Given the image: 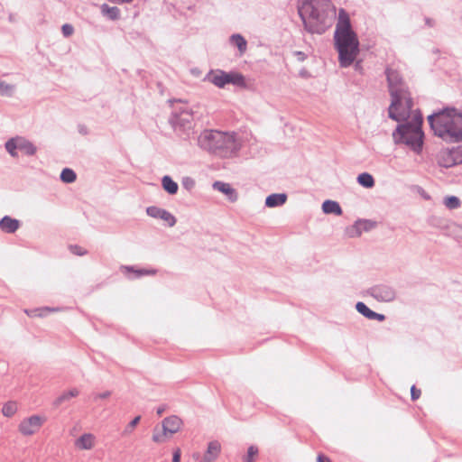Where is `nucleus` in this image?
I'll return each mask as SVG.
<instances>
[{
	"label": "nucleus",
	"instance_id": "obj_1",
	"mask_svg": "<svg viewBox=\"0 0 462 462\" xmlns=\"http://www.w3.org/2000/svg\"><path fill=\"white\" fill-rule=\"evenodd\" d=\"M298 13L308 32L323 34L336 17V7L330 0H304Z\"/></svg>",
	"mask_w": 462,
	"mask_h": 462
},
{
	"label": "nucleus",
	"instance_id": "obj_2",
	"mask_svg": "<svg viewBox=\"0 0 462 462\" xmlns=\"http://www.w3.org/2000/svg\"><path fill=\"white\" fill-rule=\"evenodd\" d=\"M434 134L446 143L462 142V113L454 107L440 109L428 116Z\"/></svg>",
	"mask_w": 462,
	"mask_h": 462
},
{
	"label": "nucleus",
	"instance_id": "obj_3",
	"mask_svg": "<svg viewBox=\"0 0 462 462\" xmlns=\"http://www.w3.org/2000/svg\"><path fill=\"white\" fill-rule=\"evenodd\" d=\"M197 143L201 150L220 158L234 157L241 149L235 133L218 130H204L198 136Z\"/></svg>",
	"mask_w": 462,
	"mask_h": 462
},
{
	"label": "nucleus",
	"instance_id": "obj_4",
	"mask_svg": "<svg viewBox=\"0 0 462 462\" xmlns=\"http://www.w3.org/2000/svg\"><path fill=\"white\" fill-rule=\"evenodd\" d=\"M384 73L392 98L391 105L388 108V116L391 119L400 122L404 118V115L398 114L396 111L402 106V102H404L407 112H409L413 106V101L409 88L399 71L387 67Z\"/></svg>",
	"mask_w": 462,
	"mask_h": 462
},
{
	"label": "nucleus",
	"instance_id": "obj_5",
	"mask_svg": "<svg viewBox=\"0 0 462 462\" xmlns=\"http://www.w3.org/2000/svg\"><path fill=\"white\" fill-rule=\"evenodd\" d=\"M359 46V40L354 30L334 32V47L338 53L341 68H348L354 63L360 52Z\"/></svg>",
	"mask_w": 462,
	"mask_h": 462
},
{
	"label": "nucleus",
	"instance_id": "obj_6",
	"mask_svg": "<svg viewBox=\"0 0 462 462\" xmlns=\"http://www.w3.org/2000/svg\"><path fill=\"white\" fill-rule=\"evenodd\" d=\"M422 120L416 123H405L397 125L393 133V138L396 144H405L416 154H420L424 145V133L421 128Z\"/></svg>",
	"mask_w": 462,
	"mask_h": 462
},
{
	"label": "nucleus",
	"instance_id": "obj_7",
	"mask_svg": "<svg viewBox=\"0 0 462 462\" xmlns=\"http://www.w3.org/2000/svg\"><path fill=\"white\" fill-rule=\"evenodd\" d=\"M176 103L178 105L173 107L169 123L177 135L183 140H188L193 134L194 113L188 104L180 100Z\"/></svg>",
	"mask_w": 462,
	"mask_h": 462
},
{
	"label": "nucleus",
	"instance_id": "obj_8",
	"mask_svg": "<svg viewBox=\"0 0 462 462\" xmlns=\"http://www.w3.org/2000/svg\"><path fill=\"white\" fill-rule=\"evenodd\" d=\"M205 79L219 88H224L227 84L241 88H245L246 85L245 77L236 71L226 72L221 69H217L216 71L210 70Z\"/></svg>",
	"mask_w": 462,
	"mask_h": 462
},
{
	"label": "nucleus",
	"instance_id": "obj_9",
	"mask_svg": "<svg viewBox=\"0 0 462 462\" xmlns=\"http://www.w3.org/2000/svg\"><path fill=\"white\" fill-rule=\"evenodd\" d=\"M365 293L379 302H392L396 298L395 289L387 284L374 285L368 288Z\"/></svg>",
	"mask_w": 462,
	"mask_h": 462
},
{
	"label": "nucleus",
	"instance_id": "obj_10",
	"mask_svg": "<svg viewBox=\"0 0 462 462\" xmlns=\"http://www.w3.org/2000/svg\"><path fill=\"white\" fill-rule=\"evenodd\" d=\"M428 223L430 226L442 230L446 236H452L456 239L457 230L454 228V226H459L458 224L436 216H431L428 219Z\"/></svg>",
	"mask_w": 462,
	"mask_h": 462
},
{
	"label": "nucleus",
	"instance_id": "obj_11",
	"mask_svg": "<svg viewBox=\"0 0 462 462\" xmlns=\"http://www.w3.org/2000/svg\"><path fill=\"white\" fill-rule=\"evenodd\" d=\"M44 423V419L39 415H32L24 419L19 424V431L23 436H31L37 432Z\"/></svg>",
	"mask_w": 462,
	"mask_h": 462
},
{
	"label": "nucleus",
	"instance_id": "obj_12",
	"mask_svg": "<svg viewBox=\"0 0 462 462\" xmlns=\"http://www.w3.org/2000/svg\"><path fill=\"white\" fill-rule=\"evenodd\" d=\"M146 213L151 217L165 221L171 227L175 226L177 222L176 217L171 212L156 206L148 207L146 208Z\"/></svg>",
	"mask_w": 462,
	"mask_h": 462
},
{
	"label": "nucleus",
	"instance_id": "obj_13",
	"mask_svg": "<svg viewBox=\"0 0 462 462\" xmlns=\"http://www.w3.org/2000/svg\"><path fill=\"white\" fill-rule=\"evenodd\" d=\"M182 420L177 416H169L162 420L163 435L167 433L173 434L179 431Z\"/></svg>",
	"mask_w": 462,
	"mask_h": 462
},
{
	"label": "nucleus",
	"instance_id": "obj_14",
	"mask_svg": "<svg viewBox=\"0 0 462 462\" xmlns=\"http://www.w3.org/2000/svg\"><path fill=\"white\" fill-rule=\"evenodd\" d=\"M356 310L358 313L370 320L383 321L385 319V316L383 314H380L372 310L362 301L356 302Z\"/></svg>",
	"mask_w": 462,
	"mask_h": 462
},
{
	"label": "nucleus",
	"instance_id": "obj_15",
	"mask_svg": "<svg viewBox=\"0 0 462 462\" xmlns=\"http://www.w3.org/2000/svg\"><path fill=\"white\" fill-rule=\"evenodd\" d=\"M221 451V445L217 440L210 441L208 448L199 462H214Z\"/></svg>",
	"mask_w": 462,
	"mask_h": 462
},
{
	"label": "nucleus",
	"instance_id": "obj_16",
	"mask_svg": "<svg viewBox=\"0 0 462 462\" xmlns=\"http://www.w3.org/2000/svg\"><path fill=\"white\" fill-rule=\"evenodd\" d=\"M438 163L440 167L444 168H451L455 165H457L455 155L452 152V149H447L445 151H441L438 156Z\"/></svg>",
	"mask_w": 462,
	"mask_h": 462
},
{
	"label": "nucleus",
	"instance_id": "obj_17",
	"mask_svg": "<svg viewBox=\"0 0 462 462\" xmlns=\"http://www.w3.org/2000/svg\"><path fill=\"white\" fill-rule=\"evenodd\" d=\"M213 188L226 195L228 200L231 202H235L238 199L236 190L228 183L217 180L213 183Z\"/></svg>",
	"mask_w": 462,
	"mask_h": 462
},
{
	"label": "nucleus",
	"instance_id": "obj_18",
	"mask_svg": "<svg viewBox=\"0 0 462 462\" xmlns=\"http://www.w3.org/2000/svg\"><path fill=\"white\" fill-rule=\"evenodd\" d=\"M345 31H353V28L351 25L349 14H347V12L345 9L340 8L338 11V18H337V23L336 25L335 32H345Z\"/></svg>",
	"mask_w": 462,
	"mask_h": 462
},
{
	"label": "nucleus",
	"instance_id": "obj_19",
	"mask_svg": "<svg viewBox=\"0 0 462 462\" xmlns=\"http://www.w3.org/2000/svg\"><path fill=\"white\" fill-rule=\"evenodd\" d=\"M20 227V221L9 216L0 219V229L7 234H14Z\"/></svg>",
	"mask_w": 462,
	"mask_h": 462
},
{
	"label": "nucleus",
	"instance_id": "obj_20",
	"mask_svg": "<svg viewBox=\"0 0 462 462\" xmlns=\"http://www.w3.org/2000/svg\"><path fill=\"white\" fill-rule=\"evenodd\" d=\"M16 141L17 148L19 151L23 152L28 156H32L35 154L37 148L31 141L22 136H16Z\"/></svg>",
	"mask_w": 462,
	"mask_h": 462
},
{
	"label": "nucleus",
	"instance_id": "obj_21",
	"mask_svg": "<svg viewBox=\"0 0 462 462\" xmlns=\"http://www.w3.org/2000/svg\"><path fill=\"white\" fill-rule=\"evenodd\" d=\"M287 201V195L285 193H273L266 197L265 206L267 208L281 207Z\"/></svg>",
	"mask_w": 462,
	"mask_h": 462
},
{
	"label": "nucleus",
	"instance_id": "obj_22",
	"mask_svg": "<svg viewBox=\"0 0 462 462\" xmlns=\"http://www.w3.org/2000/svg\"><path fill=\"white\" fill-rule=\"evenodd\" d=\"M229 42L236 47L240 55H243L247 50V41L240 33H234L229 37Z\"/></svg>",
	"mask_w": 462,
	"mask_h": 462
},
{
	"label": "nucleus",
	"instance_id": "obj_23",
	"mask_svg": "<svg viewBox=\"0 0 462 462\" xmlns=\"http://www.w3.org/2000/svg\"><path fill=\"white\" fill-rule=\"evenodd\" d=\"M322 210L325 214L341 216L343 211L338 202L327 199L322 203Z\"/></svg>",
	"mask_w": 462,
	"mask_h": 462
},
{
	"label": "nucleus",
	"instance_id": "obj_24",
	"mask_svg": "<svg viewBox=\"0 0 462 462\" xmlns=\"http://www.w3.org/2000/svg\"><path fill=\"white\" fill-rule=\"evenodd\" d=\"M100 11L102 15L109 20L116 21L120 18V10L116 6H110L107 4H103L100 6Z\"/></svg>",
	"mask_w": 462,
	"mask_h": 462
},
{
	"label": "nucleus",
	"instance_id": "obj_25",
	"mask_svg": "<svg viewBox=\"0 0 462 462\" xmlns=\"http://www.w3.org/2000/svg\"><path fill=\"white\" fill-rule=\"evenodd\" d=\"M368 222L365 220H357L353 226L346 228V234L350 237L359 236H361L363 230H368L367 228Z\"/></svg>",
	"mask_w": 462,
	"mask_h": 462
},
{
	"label": "nucleus",
	"instance_id": "obj_26",
	"mask_svg": "<svg viewBox=\"0 0 462 462\" xmlns=\"http://www.w3.org/2000/svg\"><path fill=\"white\" fill-rule=\"evenodd\" d=\"M162 189L170 195H175L178 192L179 185L171 177L165 175L162 179Z\"/></svg>",
	"mask_w": 462,
	"mask_h": 462
},
{
	"label": "nucleus",
	"instance_id": "obj_27",
	"mask_svg": "<svg viewBox=\"0 0 462 462\" xmlns=\"http://www.w3.org/2000/svg\"><path fill=\"white\" fill-rule=\"evenodd\" d=\"M94 436L90 433L81 435L76 441V446L81 449H91L94 446Z\"/></svg>",
	"mask_w": 462,
	"mask_h": 462
},
{
	"label": "nucleus",
	"instance_id": "obj_28",
	"mask_svg": "<svg viewBox=\"0 0 462 462\" xmlns=\"http://www.w3.org/2000/svg\"><path fill=\"white\" fill-rule=\"evenodd\" d=\"M79 390L76 388H73V389L60 394L58 398H56L54 400L52 404L55 408H58L63 402H69L71 398L77 397L79 395Z\"/></svg>",
	"mask_w": 462,
	"mask_h": 462
},
{
	"label": "nucleus",
	"instance_id": "obj_29",
	"mask_svg": "<svg viewBox=\"0 0 462 462\" xmlns=\"http://www.w3.org/2000/svg\"><path fill=\"white\" fill-rule=\"evenodd\" d=\"M357 183L364 188L371 189L374 186V179L370 173L363 172L357 176Z\"/></svg>",
	"mask_w": 462,
	"mask_h": 462
},
{
	"label": "nucleus",
	"instance_id": "obj_30",
	"mask_svg": "<svg viewBox=\"0 0 462 462\" xmlns=\"http://www.w3.org/2000/svg\"><path fill=\"white\" fill-rule=\"evenodd\" d=\"M443 204L449 209H457L461 207V200L457 196H447L444 198Z\"/></svg>",
	"mask_w": 462,
	"mask_h": 462
},
{
	"label": "nucleus",
	"instance_id": "obj_31",
	"mask_svg": "<svg viewBox=\"0 0 462 462\" xmlns=\"http://www.w3.org/2000/svg\"><path fill=\"white\" fill-rule=\"evenodd\" d=\"M123 269L125 271V273H134V278H139L143 275L154 274L156 273L155 270L134 269V266H123Z\"/></svg>",
	"mask_w": 462,
	"mask_h": 462
},
{
	"label": "nucleus",
	"instance_id": "obj_32",
	"mask_svg": "<svg viewBox=\"0 0 462 462\" xmlns=\"http://www.w3.org/2000/svg\"><path fill=\"white\" fill-rule=\"evenodd\" d=\"M60 178L64 183H72L76 180L77 175L73 170L69 168H64L61 171Z\"/></svg>",
	"mask_w": 462,
	"mask_h": 462
},
{
	"label": "nucleus",
	"instance_id": "obj_33",
	"mask_svg": "<svg viewBox=\"0 0 462 462\" xmlns=\"http://www.w3.org/2000/svg\"><path fill=\"white\" fill-rule=\"evenodd\" d=\"M17 411V404L15 402H7L2 408V413L5 417H12Z\"/></svg>",
	"mask_w": 462,
	"mask_h": 462
},
{
	"label": "nucleus",
	"instance_id": "obj_34",
	"mask_svg": "<svg viewBox=\"0 0 462 462\" xmlns=\"http://www.w3.org/2000/svg\"><path fill=\"white\" fill-rule=\"evenodd\" d=\"M5 147L6 151L8 152V153L12 157H14V158L18 157V152H17L18 148H17L16 137L9 139L5 143Z\"/></svg>",
	"mask_w": 462,
	"mask_h": 462
},
{
	"label": "nucleus",
	"instance_id": "obj_35",
	"mask_svg": "<svg viewBox=\"0 0 462 462\" xmlns=\"http://www.w3.org/2000/svg\"><path fill=\"white\" fill-rule=\"evenodd\" d=\"M259 450L256 446H250L247 449V453L243 457V462H254L258 456Z\"/></svg>",
	"mask_w": 462,
	"mask_h": 462
},
{
	"label": "nucleus",
	"instance_id": "obj_36",
	"mask_svg": "<svg viewBox=\"0 0 462 462\" xmlns=\"http://www.w3.org/2000/svg\"><path fill=\"white\" fill-rule=\"evenodd\" d=\"M14 91V86L0 80V96L11 97Z\"/></svg>",
	"mask_w": 462,
	"mask_h": 462
},
{
	"label": "nucleus",
	"instance_id": "obj_37",
	"mask_svg": "<svg viewBox=\"0 0 462 462\" xmlns=\"http://www.w3.org/2000/svg\"><path fill=\"white\" fill-rule=\"evenodd\" d=\"M140 420H141L140 415L134 417L125 428V430L123 431V435L131 434L133 432L134 429L136 427V425L140 422Z\"/></svg>",
	"mask_w": 462,
	"mask_h": 462
},
{
	"label": "nucleus",
	"instance_id": "obj_38",
	"mask_svg": "<svg viewBox=\"0 0 462 462\" xmlns=\"http://www.w3.org/2000/svg\"><path fill=\"white\" fill-rule=\"evenodd\" d=\"M61 310H62L61 308H51V307L38 308L39 311L37 313V317L43 318V317H46L51 312H57V311H60Z\"/></svg>",
	"mask_w": 462,
	"mask_h": 462
},
{
	"label": "nucleus",
	"instance_id": "obj_39",
	"mask_svg": "<svg viewBox=\"0 0 462 462\" xmlns=\"http://www.w3.org/2000/svg\"><path fill=\"white\" fill-rule=\"evenodd\" d=\"M61 32L64 37H69L74 32V27L69 23H65L61 26Z\"/></svg>",
	"mask_w": 462,
	"mask_h": 462
},
{
	"label": "nucleus",
	"instance_id": "obj_40",
	"mask_svg": "<svg viewBox=\"0 0 462 462\" xmlns=\"http://www.w3.org/2000/svg\"><path fill=\"white\" fill-rule=\"evenodd\" d=\"M457 164L462 163V145L451 148Z\"/></svg>",
	"mask_w": 462,
	"mask_h": 462
},
{
	"label": "nucleus",
	"instance_id": "obj_41",
	"mask_svg": "<svg viewBox=\"0 0 462 462\" xmlns=\"http://www.w3.org/2000/svg\"><path fill=\"white\" fill-rule=\"evenodd\" d=\"M69 249H70L71 253L76 255L82 256L87 254V251L79 245H70Z\"/></svg>",
	"mask_w": 462,
	"mask_h": 462
},
{
	"label": "nucleus",
	"instance_id": "obj_42",
	"mask_svg": "<svg viewBox=\"0 0 462 462\" xmlns=\"http://www.w3.org/2000/svg\"><path fill=\"white\" fill-rule=\"evenodd\" d=\"M420 390L417 389L415 385H412L411 388V397L412 401H416L420 396Z\"/></svg>",
	"mask_w": 462,
	"mask_h": 462
},
{
	"label": "nucleus",
	"instance_id": "obj_43",
	"mask_svg": "<svg viewBox=\"0 0 462 462\" xmlns=\"http://www.w3.org/2000/svg\"><path fill=\"white\" fill-rule=\"evenodd\" d=\"M182 184L187 189H190L194 187L195 181L193 179L187 177L183 180Z\"/></svg>",
	"mask_w": 462,
	"mask_h": 462
},
{
	"label": "nucleus",
	"instance_id": "obj_44",
	"mask_svg": "<svg viewBox=\"0 0 462 462\" xmlns=\"http://www.w3.org/2000/svg\"><path fill=\"white\" fill-rule=\"evenodd\" d=\"M110 395H111V392H110V391H106V392L101 393H97V394L94 396V399H95V400H97V399H106V398H108Z\"/></svg>",
	"mask_w": 462,
	"mask_h": 462
},
{
	"label": "nucleus",
	"instance_id": "obj_45",
	"mask_svg": "<svg viewBox=\"0 0 462 462\" xmlns=\"http://www.w3.org/2000/svg\"><path fill=\"white\" fill-rule=\"evenodd\" d=\"M354 68L356 71H358L360 73H363V66H362V60H355L354 61Z\"/></svg>",
	"mask_w": 462,
	"mask_h": 462
},
{
	"label": "nucleus",
	"instance_id": "obj_46",
	"mask_svg": "<svg viewBox=\"0 0 462 462\" xmlns=\"http://www.w3.org/2000/svg\"><path fill=\"white\" fill-rule=\"evenodd\" d=\"M180 450L178 448L173 452L172 461L171 462H180Z\"/></svg>",
	"mask_w": 462,
	"mask_h": 462
},
{
	"label": "nucleus",
	"instance_id": "obj_47",
	"mask_svg": "<svg viewBox=\"0 0 462 462\" xmlns=\"http://www.w3.org/2000/svg\"><path fill=\"white\" fill-rule=\"evenodd\" d=\"M38 309H33V310H25L24 312L29 316V317H37V313H38Z\"/></svg>",
	"mask_w": 462,
	"mask_h": 462
},
{
	"label": "nucleus",
	"instance_id": "obj_48",
	"mask_svg": "<svg viewBox=\"0 0 462 462\" xmlns=\"http://www.w3.org/2000/svg\"><path fill=\"white\" fill-rule=\"evenodd\" d=\"M454 228L457 230L456 239L458 241H462V225H459V226H454Z\"/></svg>",
	"mask_w": 462,
	"mask_h": 462
},
{
	"label": "nucleus",
	"instance_id": "obj_49",
	"mask_svg": "<svg viewBox=\"0 0 462 462\" xmlns=\"http://www.w3.org/2000/svg\"><path fill=\"white\" fill-rule=\"evenodd\" d=\"M163 434H153L152 440L154 442H162L163 440Z\"/></svg>",
	"mask_w": 462,
	"mask_h": 462
},
{
	"label": "nucleus",
	"instance_id": "obj_50",
	"mask_svg": "<svg viewBox=\"0 0 462 462\" xmlns=\"http://www.w3.org/2000/svg\"><path fill=\"white\" fill-rule=\"evenodd\" d=\"M165 410H166V406H165V405H162V406H159V407L157 408L156 412H157V414H158L159 416H161V415L165 411Z\"/></svg>",
	"mask_w": 462,
	"mask_h": 462
},
{
	"label": "nucleus",
	"instance_id": "obj_51",
	"mask_svg": "<svg viewBox=\"0 0 462 462\" xmlns=\"http://www.w3.org/2000/svg\"><path fill=\"white\" fill-rule=\"evenodd\" d=\"M79 132L82 134H87V133H88L85 126H80L79 129Z\"/></svg>",
	"mask_w": 462,
	"mask_h": 462
},
{
	"label": "nucleus",
	"instance_id": "obj_52",
	"mask_svg": "<svg viewBox=\"0 0 462 462\" xmlns=\"http://www.w3.org/2000/svg\"><path fill=\"white\" fill-rule=\"evenodd\" d=\"M297 55L300 57V60H304V58H305L304 53H303V52H301V51H298V52H297Z\"/></svg>",
	"mask_w": 462,
	"mask_h": 462
},
{
	"label": "nucleus",
	"instance_id": "obj_53",
	"mask_svg": "<svg viewBox=\"0 0 462 462\" xmlns=\"http://www.w3.org/2000/svg\"><path fill=\"white\" fill-rule=\"evenodd\" d=\"M426 23L431 26V20L430 18L426 19Z\"/></svg>",
	"mask_w": 462,
	"mask_h": 462
}]
</instances>
